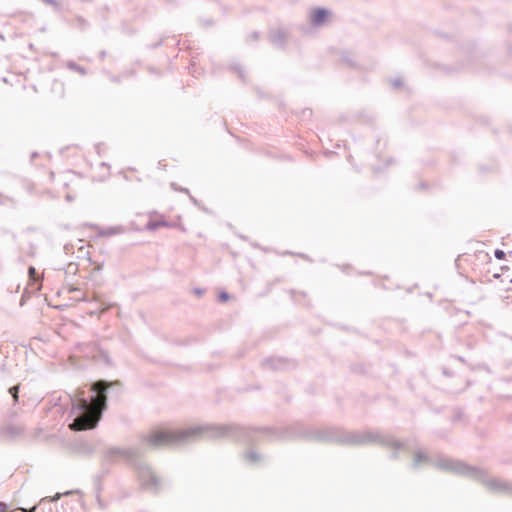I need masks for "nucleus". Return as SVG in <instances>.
I'll use <instances>...</instances> for the list:
<instances>
[{"label":"nucleus","instance_id":"1","mask_svg":"<svg viewBox=\"0 0 512 512\" xmlns=\"http://www.w3.org/2000/svg\"><path fill=\"white\" fill-rule=\"evenodd\" d=\"M109 384L104 381H98L91 386V391L96 395L88 401L85 397V391L79 389L76 391L72 410L78 414L73 423L69 425L71 430L82 431L94 428L101 418L102 411L106 406V389Z\"/></svg>","mask_w":512,"mask_h":512},{"label":"nucleus","instance_id":"2","mask_svg":"<svg viewBox=\"0 0 512 512\" xmlns=\"http://www.w3.org/2000/svg\"><path fill=\"white\" fill-rule=\"evenodd\" d=\"M182 438L183 433L180 431L159 429L148 436L147 442L153 447H162L176 443Z\"/></svg>","mask_w":512,"mask_h":512},{"label":"nucleus","instance_id":"3","mask_svg":"<svg viewBox=\"0 0 512 512\" xmlns=\"http://www.w3.org/2000/svg\"><path fill=\"white\" fill-rule=\"evenodd\" d=\"M328 15H329V13L327 10L316 9L310 15L311 22L314 25H321L322 23H324L326 21V19L328 18Z\"/></svg>","mask_w":512,"mask_h":512},{"label":"nucleus","instance_id":"4","mask_svg":"<svg viewBox=\"0 0 512 512\" xmlns=\"http://www.w3.org/2000/svg\"><path fill=\"white\" fill-rule=\"evenodd\" d=\"M29 273V285L32 286L37 284L35 287H32V290L39 291L41 289V285L39 284V276L36 273V269L34 267H30L28 270Z\"/></svg>","mask_w":512,"mask_h":512},{"label":"nucleus","instance_id":"5","mask_svg":"<svg viewBox=\"0 0 512 512\" xmlns=\"http://www.w3.org/2000/svg\"><path fill=\"white\" fill-rule=\"evenodd\" d=\"M122 176L128 181L140 180L138 170L133 167H127L121 171Z\"/></svg>","mask_w":512,"mask_h":512},{"label":"nucleus","instance_id":"6","mask_svg":"<svg viewBox=\"0 0 512 512\" xmlns=\"http://www.w3.org/2000/svg\"><path fill=\"white\" fill-rule=\"evenodd\" d=\"M506 294L502 297L503 302L506 305L512 304V287L506 289Z\"/></svg>","mask_w":512,"mask_h":512},{"label":"nucleus","instance_id":"7","mask_svg":"<svg viewBox=\"0 0 512 512\" xmlns=\"http://www.w3.org/2000/svg\"><path fill=\"white\" fill-rule=\"evenodd\" d=\"M160 226H167V223L165 221H150L147 224V228L151 230L157 229Z\"/></svg>","mask_w":512,"mask_h":512},{"label":"nucleus","instance_id":"8","mask_svg":"<svg viewBox=\"0 0 512 512\" xmlns=\"http://www.w3.org/2000/svg\"><path fill=\"white\" fill-rule=\"evenodd\" d=\"M18 391H19V386H13L9 389V392L13 396L15 401L18 400Z\"/></svg>","mask_w":512,"mask_h":512},{"label":"nucleus","instance_id":"9","mask_svg":"<svg viewBox=\"0 0 512 512\" xmlns=\"http://www.w3.org/2000/svg\"><path fill=\"white\" fill-rule=\"evenodd\" d=\"M495 257H496L497 259H500V260L504 259V258H505V253H504V251H502V250H496V251H495Z\"/></svg>","mask_w":512,"mask_h":512},{"label":"nucleus","instance_id":"10","mask_svg":"<svg viewBox=\"0 0 512 512\" xmlns=\"http://www.w3.org/2000/svg\"><path fill=\"white\" fill-rule=\"evenodd\" d=\"M7 511H8L7 504L0 502V512H7Z\"/></svg>","mask_w":512,"mask_h":512},{"label":"nucleus","instance_id":"11","mask_svg":"<svg viewBox=\"0 0 512 512\" xmlns=\"http://www.w3.org/2000/svg\"><path fill=\"white\" fill-rule=\"evenodd\" d=\"M35 509H36V507H33L31 510H29V512H34V511H35ZM22 511H24V512H28V510H26V509H22Z\"/></svg>","mask_w":512,"mask_h":512},{"label":"nucleus","instance_id":"12","mask_svg":"<svg viewBox=\"0 0 512 512\" xmlns=\"http://www.w3.org/2000/svg\"><path fill=\"white\" fill-rule=\"evenodd\" d=\"M70 292H74V291H78V289H75V288H71L69 289Z\"/></svg>","mask_w":512,"mask_h":512},{"label":"nucleus","instance_id":"13","mask_svg":"<svg viewBox=\"0 0 512 512\" xmlns=\"http://www.w3.org/2000/svg\"><path fill=\"white\" fill-rule=\"evenodd\" d=\"M96 270H100L101 269V266L98 265L97 267H95Z\"/></svg>","mask_w":512,"mask_h":512}]
</instances>
